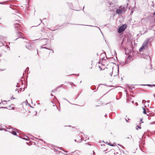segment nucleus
Instances as JSON below:
<instances>
[{
  "label": "nucleus",
  "instance_id": "20",
  "mask_svg": "<svg viewBox=\"0 0 155 155\" xmlns=\"http://www.w3.org/2000/svg\"><path fill=\"white\" fill-rule=\"evenodd\" d=\"M99 68L100 69V70H102V68H101V67H100V66H99Z\"/></svg>",
  "mask_w": 155,
  "mask_h": 155
},
{
  "label": "nucleus",
  "instance_id": "39",
  "mask_svg": "<svg viewBox=\"0 0 155 155\" xmlns=\"http://www.w3.org/2000/svg\"><path fill=\"white\" fill-rule=\"evenodd\" d=\"M18 38H16V40H17V39H18Z\"/></svg>",
  "mask_w": 155,
  "mask_h": 155
},
{
  "label": "nucleus",
  "instance_id": "12",
  "mask_svg": "<svg viewBox=\"0 0 155 155\" xmlns=\"http://www.w3.org/2000/svg\"><path fill=\"white\" fill-rule=\"evenodd\" d=\"M143 113L144 114H146V111L145 109L143 107Z\"/></svg>",
  "mask_w": 155,
  "mask_h": 155
},
{
  "label": "nucleus",
  "instance_id": "1",
  "mask_svg": "<svg viewBox=\"0 0 155 155\" xmlns=\"http://www.w3.org/2000/svg\"><path fill=\"white\" fill-rule=\"evenodd\" d=\"M14 26L16 30L17 31L16 32L17 37L23 39H26V38L23 37L22 35H23V34L20 31H17L18 30H21V27L20 24L18 23H15L14 24Z\"/></svg>",
  "mask_w": 155,
  "mask_h": 155
},
{
  "label": "nucleus",
  "instance_id": "25",
  "mask_svg": "<svg viewBox=\"0 0 155 155\" xmlns=\"http://www.w3.org/2000/svg\"><path fill=\"white\" fill-rule=\"evenodd\" d=\"M3 2H0V4H3Z\"/></svg>",
  "mask_w": 155,
  "mask_h": 155
},
{
  "label": "nucleus",
  "instance_id": "33",
  "mask_svg": "<svg viewBox=\"0 0 155 155\" xmlns=\"http://www.w3.org/2000/svg\"><path fill=\"white\" fill-rule=\"evenodd\" d=\"M120 145V146H121L122 147H123V146H122V145H121H121Z\"/></svg>",
  "mask_w": 155,
  "mask_h": 155
},
{
  "label": "nucleus",
  "instance_id": "11",
  "mask_svg": "<svg viewBox=\"0 0 155 155\" xmlns=\"http://www.w3.org/2000/svg\"><path fill=\"white\" fill-rule=\"evenodd\" d=\"M141 128V127H140V126H139V125H137L136 126V129L137 130H138V129H140Z\"/></svg>",
  "mask_w": 155,
  "mask_h": 155
},
{
  "label": "nucleus",
  "instance_id": "46",
  "mask_svg": "<svg viewBox=\"0 0 155 155\" xmlns=\"http://www.w3.org/2000/svg\"><path fill=\"white\" fill-rule=\"evenodd\" d=\"M1 107H0V109H1Z\"/></svg>",
  "mask_w": 155,
  "mask_h": 155
},
{
  "label": "nucleus",
  "instance_id": "2",
  "mask_svg": "<svg viewBox=\"0 0 155 155\" xmlns=\"http://www.w3.org/2000/svg\"><path fill=\"white\" fill-rule=\"evenodd\" d=\"M125 8L123 6H121L116 11V13L119 15H121L124 12L126 11Z\"/></svg>",
  "mask_w": 155,
  "mask_h": 155
},
{
  "label": "nucleus",
  "instance_id": "32",
  "mask_svg": "<svg viewBox=\"0 0 155 155\" xmlns=\"http://www.w3.org/2000/svg\"><path fill=\"white\" fill-rule=\"evenodd\" d=\"M104 54H101V56L102 55H103Z\"/></svg>",
  "mask_w": 155,
  "mask_h": 155
},
{
  "label": "nucleus",
  "instance_id": "15",
  "mask_svg": "<svg viewBox=\"0 0 155 155\" xmlns=\"http://www.w3.org/2000/svg\"><path fill=\"white\" fill-rule=\"evenodd\" d=\"M41 48H45V49H47L50 50V48H47L46 47H41Z\"/></svg>",
  "mask_w": 155,
  "mask_h": 155
},
{
  "label": "nucleus",
  "instance_id": "45",
  "mask_svg": "<svg viewBox=\"0 0 155 155\" xmlns=\"http://www.w3.org/2000/svg\"><path fill=\"white\" fill-rule=\"evenodd\" d=\"M1 104V103H0V104Z\"/></svg>",
  "mask_w": 155,
  "mask_h": 155
},
{
  "label": "nucleus",
  "instance_id": "24",
  "mask_svg": "<svg viewBox=\"0 0 155 155\" xmlns=\"http://www.w3.org/2000/svg\"><path fill=\"white\" fill-rule=\"evenodd\" d=\"M102 59V60H105V59H104V58H103Z\"/></svg>",
  "mask_w": 155,
  "mask_h": 155
},
{
  "label": "nucleus",
  "instance_id": "27",
  "mask_svg": "<svg viewBox=\"0 0 155 155\" xmlns=\"http://www.w3.org/2000/svg\"><path fill=\"white\" fill-rule=\"evenodd\" d=\"M125 120H126V121H127V119H125Z\"/></svg>",
  "mask_w": 155,
  "mask_h": 155
},
{
  "label": "nucleus",
  "instance_id": "43",
  "mask_svg": "<svg viewBox=\"0 0 155 155\" xmlns=\"http://www.w3.org/2000/svg\"><path fill=\"white\" fill-rule=\"evenodd\" d=\"M85 144H88L87 143H85Z\"/></svg>",
  "mask_w": 155,
  "mask_h": 155
},
{
  "label": "nucleus",
  "instance_id": "7",
  "mask_svg": "<svg viewBox=\"0 0 155 155\" xmlns=\"http://www.w3.org/2000/svg\"><path fill=\"white\" fill-rule=\"evenodd\" d=\"M143 58H144L146 59L150 58V57L149 55H143Z\"/></svg>",
  "mask_w": 155,
  "mask_h": 155
},
{
  "label": "nucleus",
  "instance_id": "23",
  "mask_svg": "<svg viewBox=\"0 0 155 155\" xmlns=\"http://www.w3.org/2000/svg\"><path fill=\"white\" fill-rule=\"evenodd\" d=\"M153 15H155V12L153 13Z\"/></svg>",
  "mask_w": 155,
  "mask_h": 155
},
{
  "label": "nucleus",
  "instance_id": "42",
  "mask_svg": "<svg viewBox=\"0 0 155 155\" xmlns=\"http://www.w3.org/2000/svg\"><path fill=\"white\" fill-rule=\"evenodd\" d=\"M40 25V24H39L38 25Z\"/></svg>",
  "mask_w": 155,
  "mask_h": 155
},
{
  "label": "nucleus",
  "instance_id": "13",
  "mask_svg": "<svg viewBox=\"0 0 155 155\" xmlns=\"http://www.w3.org/2000/svg\"><path fill=\"white\" fill-rule=\"evenodd\" d=\"M23 139L25 140H28V137L27 136H26L25 137H24L22 138Z\"/></svg>",
  "mask_w": 155,
  "mask_h": 155
},
{
  "label": "nucleus",
  "instance_id": "47",
  "mask_svg": "<svg viewBox=\"0 0 155 155\" xmlns=\"http://www.w3.org/2000/svg\"><path fill=\"white\" fill-rule=\"evenodd\" d=\"M94 155H95L94 154Z\"/></svg>",
  "mask_w": 155,
  "mask_h": 155
},
{
  "label": "nucleus",
  "instance_id": "31",
  "mask_svg": "<svg viewBox=\"0 0 155 155\" xmlns=\"http://www.w3.org/2000/svg\"><path fill=\"white\" fill-rule=\"evenodd\" d=\"M88 139H89V138H88V137H87V139L88 140Z\"/></svg>",
  "mask_w": 155,
  "mask_h": 155
},
{
  "label": "nucleus",
  "instance_id": "5",
  "mask_svg": "<svg viewBox=\"0 0 155 155\" xmlns=\"http://www.w3.org/2000/svg\"><path fill=\"white\" fill-rule=\"evenodd\" d=\"M25 42L27 43V44L25 45V47L26 48L29 50H31L32 48L31 45L30 43L28 41H25Z\"/></svg>",
  "mask_w": 155,
  "mask_h": 155
},
{
  "label": "nucleus",
  "instance_id": "29",
  "mask_svg": "<svg viewBox=\"0 0 155 155\" xmlns=\"http://www.w3.org/2000/svg\"><path fill=\"white\" fill-rule=\"evenodd\" d=\"M127 120H129V119L128 118H127Z\"/></svg>",
  "mask_w": 155,
  "mask_h": 155
},
{
  "label": "nucleus",
  "instance_id": "19",
  "mask_svg": "<svg viewBox=\"0 0 155 155\" xmlns=\"http://www.w3.org/2000/svg\"><path fill=\"white\" fill-rule=\"evenodd\" d=\"M71 85H74V86H75V85H74V84L73 83H71Z\"/></svg>",
  "mask_w": 155,
  "mask_h": 155
},
{
  "label": "nucleus",
  "instance_id": "16",
  "mask_svg": "<svg viewBox=\"0 0 155 155\" xmlns=\"http://www.w3.org/2000/svg\"><path fill=\"white\" fill-rule=\"evenodd\" d=\"M109 5H112V6L113 5H114V4L113 3H112V2H110Z\"/></svg>",
  "mask_w": 155,
  "mask_h": 155
},
{
  "label": "nucleus",
  "instance_id": "3",
  "mask_svg": "<svg viewBox=\"0 0 155 155\" xmlns=\"http://www.w3.org/2000/svg\"><path fill=\"white\" fill-rule=\"evenodd\" d=\"M149 39L145 40L143 44L141 47L139 49V51L140 52H141L142 51L145 49L147 47L148 43L149 42Z\"/></svg>",
  "mask_w": 155,
  "mask_h": 155
},
{
  "label": "nucleus",
  "instance_id": "17",
  "mask_svg": "<svg viewBox=\"0 0 155 155\" xmlns=\"http://www.w3.org/2000/svg\"><path fill=\"white\" fill-rule=\"evenodd\" d=\"M1 108H4V109H5V108H6V107H1Z\"/></svg>",
  "mask_w": 155,
  "mask_h": 155
},
{
  "label": "nucleus",
  "instance_id": "26",
  "mask_svg": "<svg viewBox=\"0 0 155 155\" xmlns=\"http://www.w3.org/2000/svg\"><path fill=\"white\" fill-rule=\"evenodd\" d=\"M74 141L75 142H76L77 141V140L76 139L74 140Z\"/></svg>",
  "mask_w": 155,
  "mask_h": 155
},
{
  "label": "nucleus",
  "instance_id": "38",
  "mask_svg": "<svg viewBox=\"0 0 155 155\" xmlns=\"http://www.w3.org/2000/svg\"><path fill=\"white\" fill-rule=\"evenodd\" d=\"M109 145H111V146H112V145H110V144H109Z\"/></svg>",
  "mask_w": 155,
  "mask_h": 155
},
{
  "label": "nucleus",
  "instance_id": "9",
  "mask_svg": "<svg viewBox=\"0 0 155 155\" xmlns=\"http://www.w3.org/2000/svg\"><path fill=\"white\" fill-rule=\"evenodd\" d=\"M146 85V86H149L150 87H152L153 86H155V85H151V84H143V85Z\"/></svg>",
  "mask_w": 155,
  "mask_h": 155
},
{
  "label": "nucleus",
  "instance_id": "37",
  "mask_svg": "<svg viewBox=\"0 0 155 155\" xmlns=\"http://www.w3.org/2000/svg\"><path fill=\"white\" fill-rule=\"evenodd\" d=\"M142 119H141L140 120V121H142Z\"/></svg>",
  "mask_w": 155,
  "mask_h": 155
},
{
  "label": "nucleus",
  "instance_id": "4",
  "mask_svg": "<svg viewBox=\"0 0 155 155\" xmlns=\"http://www.w3.org/2000/svg\"><path fill=\"white\" fill-rule=\"evenodd\" d=\"M127 26L125 25H123L122 26L120 27L118 31V33H121V32H123L125 30Z\"/></svg>",
  "mask_w": 155,
  "mask_h": 155
},
{
  "label": "nucleus",
  "instance_id": "21",
  "mask_svg": "<svg viewBox=\"0 0 155 155\" xmlns=\"http://www.w3.org/2000/svg\"><path fill=\"white\" fill-rule=\"evenodd\" d=\"M112 74H113V71L111 73H110V75L111 76H112Z\"/></svg>",
  "mask_w": 155,
  "mask_h": 155
},
{
  "label": "nucleus",
  "instance_id": "18",
  "mask_svg": "<svg viewBox=\"0 0 155 155\" xmlns=\"http://www.w3.org/2000/svg\"><path fill=\"white\" fill-rule=\"evenodd\" d=\"M16 17L18 19V18H19V16L18 15H16Z\"/></svg>",
  "mask_w": 155,
  "mask_h": 155
},
{
  "label": "nucleus",
  "instance_id": "35",
  "mask_svg": "<svg viewBox=\"0 0 155 155\" xmlns=\"http://www.w3.org/2000/svg\"><path fill=\"white\" fill-rule=\"evenodd\" d=\"M127 138H130V137H127Z\"/></svg>",
  "mask_w": 155,
  "mask_h": 155
},
{
  "label": "nucleus",
  "instance_id": "41",
  "mask_svg": "<svg viewBox=\"0 0 155 155\" xmlns=\"http://www.w3.org/2000/svg\"><path fill=\"white\" fill-rule=\"evenodd\" d=\"M154 21L155 22V19H154Z\"/></svg>",
  "mask_w": 155,
  "mask_h": 155
},
{
  "label": "nucleus",
  "instance_id": "44",
  "mask_svg": "<svg viewBox=\"0 0 155 155\" xmlns=\"http://www.w3.org/2000/svg\"><path fill=\"white\" fill-rule=\"evenodd\" d=\"M130 137H132L131 136H130Z\"/></svg>",
  "mask_w": 155,
  "mask_h": 155
},
{
  "label": "nucleus",
  "instance_id": "34",
  "mask_svg": "<svg viewBox=\"0 0 155 155\" xmlns=\"http://www.w3.org/2000/svg\"><path fill=\"white\" fill-rule=\"evenodd\" d=\"M51 95L52 96H53V94H51Z\"/></svg>",
  "mask_w": 155,
  "mask_h": 155
},
{
  "label": "nucleus",
  "instance_id": "22",
  "mask_svg": "<svg viewBox=\"0 0 155 155\" xmlns=\"http://www.w3.org/2000/svg\"><path fill=\"white\" fill-rule=\"evenodd\" d=\"M133 11H131V14H130L131 15L133 14Z\"/></svg>",
  "mask_w": 155,
  "mask_h": 155
},
{
  "label": "nucleus",
  "instance_id": "36",
  "mask_svg": "<svg viewBox=\"0 0 155 155\" xmlns=\"http://www.w3.org/2000/svg\"><path fill=\"white\" fill-rule=\"evenodd\" d=\"M3 102H5V101H3Z\"/></svg>",
  "mask_w": 155,
  "mask_h": 155
},
{
  "label": "nucleus",
  "instance_id": "40",
  "mask_svg": "<svg viewBox=\"0 0 155 155\" xmlns=\"http://www.w3.org/2000/svg\"><path fill=\"white\" fill-rule=\"evenodd\" d=\"M84 6L83 7V10L84 9Z\"/></svg>",
  "mask_w": 155,
  "mask_h": 155
},
{
  "label": "nucleus",
  "instance_id": "10",
  "mask_svg": "<svg viewBox=\"0 0 155 155\" xmlns=\"http://www.w3.org/2000/svg\"><path fill=\"white\" fill-rule=\"evenodd\" d=\"M12 133L14 135H17V133L15 131H12Z\"/></svg>",
  "mask_w": 155,
  "mask_h": 155
},
{
  "label": "nucleus",
  "instance_id": "28",
  "mask_svg": "<svg viewBox=\"0 0 155 155\" xmlns=\"http://www.w3.org/2000/svg\"><path fill=\"white\" fill-rule=\"evenodd\" d=\"M52 53H53V50H52Z\"/></svg>",
  "mask_w": 155,
  "mask_h": 155
},
{
  "label": "nucleus",
  "instance_id": "14",
  "mask_svg": "<svg viewBox=\"0 0 155 155\" xmlns=\"http://www.w3.org/2000/svg\"><path fill=\"white\" fill-rule=\"evenodd\" d=\"M77 137L78 138L80 139H81V141H79V140H78V141L79 142H81V138L80 137V136H79V135H78V136H77Z\"/></svg>",
  "mask_w": 155,
  "mask_h": 155
},
{
  "label": "nucleus",
  "instance_id": "30",
  "mask_svg": "<svg viewBox=\"0 0 155 155\" xmlns=\"http://www.w3.org/2000/svg\"><path fill=\"white\" fill-rule=\"evenodd\" d=\"M40 20L41 21V22H42V21L41 20V19H40Z\"/></svg>",
  "mask_w": 155,
  "mask_h": 155
},
{
  "label": "nucleus",
  "instance_id": "8",
  "mask_svg": "<svg viewBox=\"0 0 155 155\" xmlns=\"http://www.w3.org/2000/svg\"><path fill=\"white\" fill-rule=\"evenodd\" d=\"M132 58V56L131 55H128L126 59V61H127L130 59Z\"/></svg>",
  "mask_w": 155,
  "mask_h": 155
},
{
  "label": "nucleus",
  "instance_id": "6",
  "mask_svg": "<svg viewBox=\"0 0 155 155\" xmlns=\"http://www.w3.org/2000/svg\"><path fill=\"white\" fill-rule=\"evenodd\" d=\"M110 10H112L113 11H114V10L115 9V7L114 6V5H112V7H111V6H110Z\"/></svg>",
  "mask_w": 155,
  "mask_h": 155
}]
</instances>
